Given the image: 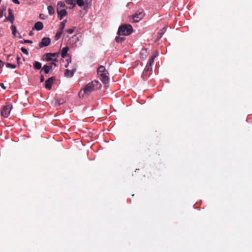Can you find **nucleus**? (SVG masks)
Masks as SVG:
<instances>
[{
    "label": "nucleus",
    "mask_w": 252,
    "mask_h": 252,
    "mask_svg": "<svg viewBox=\"0 0 252 252\" xmlns=\"http://www.w3.org/2000/svg\"><path fill=\"white\" fill-rule=\"evenodd\" d=\"M65 1L68 4L72 5V7L75 6V0H65Z\"/></svg>",
    "instance_id": "obj_21"
},
{
    "label": "nucleus",
    "mask_w": 252,
    "mask_h": 252,
    "mask_svg": "<svg viewBox=\"0 0 252 252\" xmlns=\"http://www.w3.org/2000/svg\"><path fill=\"white\" fill-rule=\"evenodd\" d=\"M148 76H149V74H148V72H147V73H145V74L144 75V77L142 76V77L143 78H147Z\"/></svg>",
    "instance_id": "obj_35"
},
{
    "label": "nucleus",
    "mask_w": 252,
    "mask_h": 252,
    "mask_svg": "<svg viewBox=\"0 0 252 252\" xmlns=\"http://www.w3.org/2000/svg\"><path fill=\"white\" fill-rule=\"evenodd\" d=\"M52 68L51 65H44L42 68V70H44L46 74H48Z\"/></svg>",
    "instance_id": "obj_16"
},
{
    "label": "nucleus",
    "mask_w": 252,
    "mask_h": 252,
    "mask_svg": "<svg viewBox=\"0 0 252 252\" xmlns=\"http://www.w3.org/2000/svg\"><path fill=\"white\" fill-rule=\"evenodd\" d=\"M7 21H10L11 23H13L14 21V16L13 14L12 10L10 8L8 9V15L4 20V22Z\"/></svg>",
    "instance_id": "obj_10"
},
{
    "label": "nucleus",
    "mask_w": 252,
    "mask_h": 252,
    "mask_svg": "<svg viewBox=\"0 0 252 252\" xmlns=\"http://www.w3.org/2000/svg\"><path fill=\"white\" fill-rule=\"evenodd\" d=\"M66 23V20H63L60 24V31L63 32V30L65 27V23Z\"/></svg>",
    "instance_id": "obj_20"
},
{
    "label": "nucleus",
    "mask_w": 252,
    "mask_h": 252,
    "mask_svg": "<svg viewBox=\"0 0 252 252\" xmlns=\"http://www.w3.org/2000/svg\"><path fill=\"white\" fill-rule=\"evenodd\" d=\"M125 40V38L124 37H121V36H116L115 40L117 43H122Z\"/></svg>",
    "instance_id": "obj_17"
},
{
    "label": "nucleus",
    "mask_w": 252,
    "mask_h": 252,
    "mask_svg": "<svg viewBox=\"0 0 252 252\" xmlns=\"http://www.w3.org/2000/svg\"><path fill=\"white\" fill-rule=\"evenodd\" d=\"M0 87H1L2 89H4V90H5V89H6V87L4 86V84H3V83H0Z\"/></svg>",
    "instance_id": "obj_38"
},
{
    "label": "nucleus",
    "mask_w": 252,
    "mask_h": 252,
    "mask_svg": "<svg viewBox=\"0 0 252 252\" xmlns=\"http://www.w3.org/2000/svg\"><path fill=\"white\" fill-rule=\"evenodd\" d=\"M100 87L101 84L98 81L94 80L87 84L83 89L80 91L79 96L81 97H83L85 94L89 95L92 92L99 89Z\"/></svg>",
    "instance_id": "obj_1"
},
{
    "label": "nucleus",
    "mask_w": 252,
    "mask_h": 252,
    "mask_svg": "<svg viewBox=\"0 0 252 252\" xmlns=\"http://www.w3.org/2000/svg\"><path fill=\"white\" fill-rule=\"evenodd\" d=\"M60 52H57V53H46L43 56V59L44 60L49 62L51 61H58L57 59H53V57H58L60 55Z\"/></svg>",
    "instance_id": "obj_5"
},
{
    "label": "nucleus",
    "mask_w": 252,
    "mask_h": 252,
    "mask_svg": "<svg viewBox=\"0 0 252 252\" xmlns=\"http://www.w3.org/2000/svg\"><path fill=\"white\" fill-rule=\"evenodd\" d=\"M68 64H69L67 63V64H66V65H65V67H68Z\"/></svg>",
    "instance_id": "obj_42"
},
{
    "label": "nucleus",
    "mask_w": 252,
    "mask_h": 252,
    "mask_svg": "<svg viewBox=\"0 0 252 252\" xmlns=\"http://www.w3.org/2000/svg\"><path fill=\"white\" fill-rule=\"evenodd\" d=\"M6 9V7L5 6H1L0 7V17H2L3 16V13Z\"/></svg>",
    "instance_id": "obj_22"
},
{
    "label": "nucleus",
    "mask_w": 252,
    "mask_h": 252,
    "mask_svg": "<svg viewBox=\"0 0 252 252\" xmlns=\"http://www.w3.org/2000/svg\"><path fill=\"white\" fill-rule=\"evenodd\" d=\"M58 6H60L61 7H63L65 6V4L62 1H59L58 3Z\"/></svg>",
    "instance_id": "obj_29"
},
{
    "label": "nucleus",
    "mask_w": 252,
    "mask_h": 252,
    "mask_svg": "<svg viewBox=\"0 0 252 252\" xmlns=\"http://www.w3.org/2000/svg\"><path fill=\"white\" fill-rule=\"evenodd\" d=\"M55 80V78L54 77H51L45 81V87L47 90H50L52 88V86L53 83L54 81Z\"/></svg>",
    "instance_id": "obj_8"
},
{
    "label": "nucleus",
    "mask_w": 252,
    "mask_h": 252,
    "mask_svg": "<svg viewBox=\"0 0 252 252\" xmlns=\"http://www.w3.org/2000/svg\"><path fill=\"white\" fill-rule=\"evenodd\" d=\"M47 9H48V10L49 14L50 15H52L53 14H54L55 10H54V8H53V6H52L51 5L48 6V7H47Z\"/></svg>",
    "instance_id": "obj_19"
},
{
    "label": "nucleus",
    "mask_w": 252,
    "mask_h": 252,
    "mask_svg": "<svg viewBox=\"0 0 252 252\" xmlns=\"http://www.w3.org/2000/svg\"><path fill=\"white\" fill-rule=\"evenodd\" d=\"M156 56H153L148 61L147 64L144 69L143 72L142 73V76L144 77L145 73L148 72L152 70V65L154 62L155 58Z\"/></svg>",
    "instance_id": "obj_7"
},
{
    "label": "nucleus",
    "mask_w": 252,
    "mask_h": 252,
    "mask_svg": "<svg viewBox=\"0 0 252 252\" xmlns=\"http://www.w3.org/2000/svg\"><path fill=\"white\" fill-rule=\"evenodd\" d=\"M12 109V104L10 103H6L2 107L1 110V115L4 118H7L9 116Z\"/></svg>",
    "instance_id": "obj_4"
},
{
    "label": "nucleus",
    "mask_w": 252,
    "mask_h": 252,
    "mask_svg": "<svg viewBox=\"0 0 252 252\" xmlns=\"http://www.w3.org/2000/svg\"><path fill=\"white\" fill-rule=\"evenodd\" d=\"M40 80L41 82H43L44 81V77L43 75H41L40 77Z\"/></svg>",
    "instance_id": "obj_33"
},
{
    "label": "nucleus",
    "mask_w": 252,
    "mask_h": 252,
    "mask_svg": "<svg viewBox=\"0 0 252 252\" xmlns=\"http://www.w3.org/2000/svg\"><path fill=\"white\" fill-rule=\"evenodd\" d=\"M21 43H32V40L25 39L23 41H21Z\"/></svg>",
    "instance_id": "obj_30"
},
{
    "label": "nucleus",
    "mask_w": 252,
    "mask_h": 252,
    "mask_svg": "<svg viewBox=\"0 0 252 252\" xmlns=\"http://www.w3.org/2000/svg\"><path fill=\"white\" fill-rule=\"evenodd\" d=\"M74 28H72V29H69L67 30L66 32L69 34H72L74 32Z\"/></svg>",
    "instance_id": "obj_31"
},
{
    "label": "nucleus",
    "mask_w": 252,
    "mask_h": 252,
    "mask_svg": "<svg viewBox=\"0 0 252 252\" xmlns=\"http://www.w3.org/2000/svg\"><path fill=\"white\" fill-rule=\"evenodd\" d=\"M71 58H69V59H68L67 60V63L69 64L70 63H71Z\"/></svg>",
    "instance_id": "obj_39"
},
{
    "label": "nucleus",
    "mask_w": 252,
    "mask_h": 252,
    "mask_svg": "<svg viewBox=\"0 0 252 252\" xmlns=\"http://www.w3.org/2000/svg\"><path fill=\"white\" fill-rule=\"evenodd\" d=\"M68 50H69V48L67 46H66V47L63 48V49L62 50V52H61V56L63 58H64L66 56Z\"/></svg>",
    "instance_id": "obj_15"
},
{
    "label": "nucleus",
    "mask_w": 252,
    "mask_h": 252,
    "mask_svg": "<svg viewBox=\"0 0 252 252\" xmlns=\"http://www.w3.org/2000/svg\"><path fill=\"white\" fill-rule=\"evenodd\" d=\"M54 65L55 66H57V64H56V63L55 62H52V63H50V65H51L52 66V65Z\"/></svg>",
    "instance_id": "obj_36"
},
{
    "label": "nucleus",
    "mask_w": 252,
    "mask_h": 252,
    "mask_svg": "<svg viewBox=\"0 0 252 252\" xmlns=\"http://www.w3.org/2000/svg\"><path fill=\"white\" fill-rule=\"evenodd\" d=\"M65 102V101L63 99H60L58 100H57L56 103H58V105H60L61 104H63Z\"/></svg>",
    "instance_id": "obj_27"
},
{
    "label": "nucleus",
    "mask_w": 252,
    "mask_h": 252,
    "mask_svg": "<svg viewBox=\"0 0 252 252\" xmlns=\"http://www.w3.org/2000/svg\"><path fill=\"white\" fill-rule=\"evenodd\" d=\"M43 28V24L41 22H37L35 23L34 27L32 28V30H36L37 31H41Z\"/></svg>",
    "instance_id": "obj_11"
},
{
    "label": "nucleus",
    "mask_w": 252,
    "mask_h": 252,
    "mask_svg": "<svg viewBox=\"0 0 252 252\" xmlns=\"http://www.w3.org/2000/svg\"><path fill=\"white\" fill-rule=\"evenodd\" d=\"M32 34H33L32 32V31H31V32H30V33H29V35H32Z\"/></svg>",
    "instance_id": "obj_41"
},
{
    "label": "nucleus",
    "mask_w": 252,
    "mask_h": 252,
    "mask_svg": "<svg viewBox=\"0 0 252 252\" xmlns=\"http://www.w3.org/2000/svg\"><path fill=\"white\" fill-rule=\"evenodd\" d=\"M63 32L60 31L57 32L55 37V40H57L61 37V35L63 33Z\"/></svg>",
    "instance_id": "obj_24"
},
{
    "label": "nucleus",
    "mask_w": 252,
    "mask_h": 252,
    "mask_svg": "<svg viewBox=\"0 0 252 252\" xmlns=\"http://www.w3.org/2000/svg\"><path fill=\"white\" fill-rule=\"evenodd\" d=\"M51 43V39L49 37H43L41 42L39 43V47L42 48L48 46Z\"/></svg>",
    "instance_id": "obj_9"
},
{
    "label": "nucleus",
    "mask_w": 252,
    "mask_h": 252,
    "mask_svg": "<svg viewBox=\"0 0 252 252\" xmlns=\"http://www.w3.org/2000/svg\"><path fill=\"white\" fill-rule=\"evenodd\" d=\"M77 4L78 6L81 7L84 5V1L83 0H76Z\"/></svg>",
    "instance_id": "obj_25"
},
{
    "label": "nucleus",
    "mask_w": 252,
    "mask_h": 252,
    "mask_svg": "<svg viewBox=\"0 0 252 252\" xmlns=\"http://www.w3.org/2000/svg\"><path fill=\"white\" fill-rule=\"evenodd\" d=\"M12 1L16 4H20V2L18 0H12Z\"/></svg>",
    "instance_id": "obj_34"
},
{
    "label": "nucleus",
    "mask_w": 252,
    "mask_h": 252,
    "mask_svg": "<svg viewBox=\"0 0 252 252\" xmlns=\"http://www.w3.org/2000/svg\"><path fill=\"white\" fill-rule=\"evenodd\" d=\"M6 66L8 68H15L16 66L15 64H11L10 63H6Z\"/></svg>",
    "instance_id": "obj_26"
},
{
    "label": "nucleus",
    "mask_w": 252,
    "mask_h": 252,
    "mask_svg": "<svg viewBox=\"0 0 252 252\" xmlns=\"http://www.w3.org/2000/svg\"><path fill=\"white\" fill-rule=\"evenodd\" d=\"M145 16V13L143 9H140L137 11L133 16L132 19L134 22H138Z\"/></svg>",
    "instance_id": "obj_6"
},
{
    "label": "nucleus",
    "mask_w": 252,
    "mask_h": 252,
    "mask_svg": "<svg viewBox=\"0 0 252 252\" xmlns=\"http://www.w3.org/2000/svg\"><path fill=\"white\" fill-rule=\"evenodd\" d=\"M21 50L22 51V52L24 53V54H25L27 55L29 54V52L26 48H25L24 47H22Z\"/></svg>",
    "instance_id": "obj_28"
},
{
    "label": "nucleus",
    "mask_w": 252,
    "mask_h": 252,
    "mask_svg": "<svg viewBox=\"0 0 252 252\" xmlns=\"http://www.w3.org/2000/svg\"><path fill=\"white\" fill-rule=\"evenodd\" d=\"M39 18H40L41 19H46L47 16H45L44 14H42V13H41V14H40L39 15Z\"/></svg>",
    "instance_id": "obj_32"
},
{
    "label": "nucleus",
    "mask_w": 252,
    "mask_h": 252,
    "mask_svg": "<svg viewBox=\"0 0 252 252\" xmlns=\"http://www.w3.org/2000/svg\"><path fill=\"white\" fill-rule=\"evenodd\" d=\"M33 67L36 69H40L41 68V63L36 61L33 63Z\"/></svg>",
    "instance_id": "obj_18"
},
{
    "label": "nucleus",
    "mask_w": 252,
    "mask_h": 252,
    "mask_svg": "<svg viewBox=\"0 0 252 252\" xmlns=\"http://www.w3.org/2000/svg\"><path fill=\"white\" fill-rule=\"evenodd\" d=\"M133 32L132 27L129 24H124L118 29L117 34L119 36H126L130 35Z\"/></svg>",
    "instance_id": "obj_2"
},
{
    "label": "nucleus",
    "mask_w": 252,
    "mask_h": 252,
    "mask_svg": "<svg viewBox=\"0 0 252 252\" xmlns=\"http://www.w3.org/2000/svg\"><path fill=\"white\" fill-rule=\"evenodd\" d=\"M76 69H73L72 70L65 69L64 72V76L66 77H71L73 76Z\"/></svg>",
    "instance_id": "obj_12"
},
{
    "label": "nucleus",
    "mask_w": 252,
    "mask_h": 252,
    "mask_svg": "<svg viewBox=\"0 0 252 252\" xmlns=\"http://www.w3.org/2000/svg\"><path fill=\"white\" fill-rule=\"evenodd\" d=\"M97 74L99 75L100 79L103 83L107 84L109 82V77L108 76V72L104 66L101 65L98 68Z\"/></svg>",
    "instance_id": "obj_3"
},
{
    "label": "nucleus",
    "mask_w": 252,
    "mask_h": 252,
    "mask_svg": "<svg viewBox=\"0 0 252 252\" xmlns=\"http://www.w3.org/2000/svg\"><path fill=\"white\" fill-rule=\"evenodd\" d=\"M57 13L60 20H62L67 13L66 10L64 9L60 11L58 10Z\"/></svg>",
    "instance_id": "obj_13"
},
{
    "label": "nucleus",
    "mask_w": 252,
    "mask_h": 252,
    "mask_svg": "<svg viewBox=\"0 0 252 252\" xmlns=\"http://www.w3.org/2000/svg\"><path fill=\"white\" fill-rule=\"evenodd\" d=\"M21 60V58L19 56H17V58H16V60L17 61V63L19 64V62H20V61Z\"/></svg>",
    "instance_id": "obj_37"
},
{
    "label": "nucleus",
    "mask_w": 252,
    "mask_h": 252,
    "mask_svg": "<svg viewBox=\"0 0 252 252\" xmlns=\"http://www.w3.org/2000/svg\"><path fill=\"white\" fill-rule=\"evenodd\" d=\"M166 27H164L158 33V38L160 39L161 38L162 35L164 34L165 32L166 31Z\"/></svg>",
    "instance_id": "obj_14"
},
{
    "label": "nucleus",
    "mask_w": 252,
    "mask_h": 252,
    "mask_svg": "<svg viewBox=\"0 0 252 252\" xmlns=\"http://www.w3.org/2000/svg\"><path fill=\"white\" fill-rule=\"evenodd\" d=\"M11 29L12 30V34L14 36H15L16 35V33L17 32V29H16V26H15L14 25H12L11 26Z\"/></svg>",
    "instance_id": "obj_23"
},
{
    "label": "nucleus",
    "mask_w": 252,
    "mask_h": 252,
    "mask_svg": "<svg viewBox=\"0 0 252 252\" xmlns=\"http://www.w3.org/2000/svg\"><path fill=\"white\" fill-rule=\"evenodd\" d=\"M4 63L0 64V69L3 66Z\"/></svg>",
    "instance_id": "obj_40"
},
{
    "label": "nucleus",
    "mask_w": 252,
    "mask_h": 252,
    "mask_svg": "<svg viewBox=\"0 0 252 252\" xmlns=\"http://www.w3.org/2000/svg\"><path fill=\"white\" fill-rule=\"evenodd\" d=\"M0 63H1V64L3 63L0 60Z\"/></svg>",
    "instance_id": "obj_43"
}]
</instances>
